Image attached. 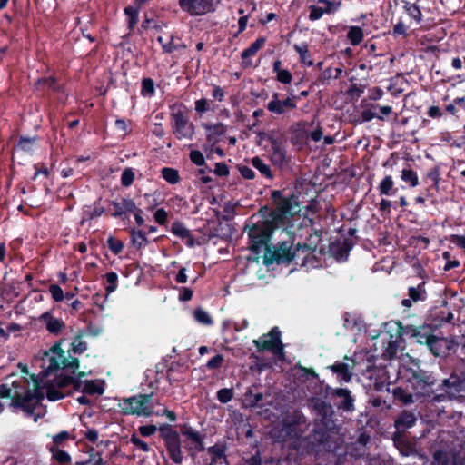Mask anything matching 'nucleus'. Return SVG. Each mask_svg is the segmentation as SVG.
Listing matches in <instances>:
<instances>
[{
  "label": "nucleus",
  "mask_w": 465,
  "mask_h": 465,
  "mask_svg": "<svg viewBox=\"0 0 465 465\" xmlns=\"http://www.w3.org/2000/svg\"><path fill=\"white\" fill-rule=\"evenodd\" d=\"M41 369L38 376L29 375L27 367L19 363L23 375H10L0 385V397L9 398L11 405L31 414L45 396L58 400V342L41 351L34 359Z\"/></svg>",
  "instance_id": "obj_1"
},
{
  "label": "nucleus",
  "mask_w": 465,
  "mask_h": 465,
  "mask_svg": "<svg viewBox=\"0 0 465 465\" xmlns=\"http://www.w3.org/2000/svg\"><path fill=\"white\" fill-rule=\"evenodd\" d=\"M401 379L404 384L393 388L392 395L404 405L415 401L441 402L465 393V371H453L449 377L438 379L428 370L408 368Z\"/></svg>",
  "instance_id": "obj_2"
},
{
  "label": "nucleus",
  "mask_w": 465,
  "mask_h": 465,
  "mask_svg": "<svg viewBox=\"0 0 465 465\" xmlns=\"http://www.w3.org/2000/svg\"><path fill=\"white\" fill-rule=\"evenodd\" d=\"M316 410L318 417L314 420L313 429L308 436L302 437L301 431L292 424L285 426L286 433L294 438L290 448L296 450L300 456L315 455L321 447L330 452L340 447V427L333 419L332 406L322 401L316 405Z\"/></svg>",
  "instance_id": "obj_3"
},
{
  "label": "nucleus",
  "mask_w": 465,
  "mask_h": 465,
  "mask_svg": "<svg viewBox=\"0 0 465 465\" xmlns=\"http://www.w3.org/2000/svg\"><path fill=\"white\" fill-rule=\"evenodd\" d=\"M247 228L250 251L257 256H259L262 251L264 254H268L271 247L269 244L271 235L277 226L273 224V222H270L267 219L261 223H255L250 227L246 225L244 230L246 231Z\"/></svg>",
  "instance_id": "obj_4"
},
{
  "label": "nucleus",
  "mask_w": 465,
  "mask_h": 465,
  "mask_svg": "<svg viewBox=\"0 0 465 465\" xmlns=\"http://www.w3.org/2000/svg\"><path fill=\"white\" fill-rule=\"evenodd\" d=\"M85 373L84 371H76L75 374L66 375L64 371H60V399L65 397V389L71 388L74 391H82L84 394L88 395H101L104 393V387L99 384L97 381L88 380L84 383L81 380L82 377H84Z\"/></svg>",
  "instance_id": "obj_5"
},
{
  "label": "nucleus",
  "mask_w": 465,
  "mask_h": 465,
  "mask_svg": "<svg viewBox=\"0 0 465 465\" xmlns=\"http://www.w3.org/2000/svg\"><path fill=\"white\" fill-rule=\"evenodd\" d=\"M153 392L139 393L128 398H124L120 403L124 415H135L138 417H150L153 413L152 402Z\"/></svg>",
  "instance_id": "obj_6"
},
{
  "label": "nucleus",
  "mask_w": 465,
  "mask_h": 465,
  "mask_svg": "<svg viewBox=\"0 0 465 465\" xmlns=\"http://www.w3.org/2000/svg\"><path fill=\"white\" fill-rule=\"evenodd\" d=\"M293 242H290L287 241H282L278 243L277 247H270V252L268 254H264L263 256V263L265 265H270L272 263L277 264H289L292 261H296L298 264V260L302 261V253L297 251V243L295 244V248L292 249Z\"/></svg>",
  "instance_id": "obj_7"
},
{
  "label": "nucleus",
  "mask_w": 465,
  "mask_h": 465,
  "mask_svg": "<svg viewBox=\"0 0 465 465\" xmlns=\"http://www.w3.org/2000/svg\"><path fill=\"white\" fill-rule=\"evenodd\" d=\"M159 436L163 440L171 460L177 465L182 464L183 455L182 452L181 438L172 425L163 423L158 428Z\"/></svg>",
  "instance_id": "obj_8"
},
{
  "label": "nucleus",
  "mask_w": 465,
  "mask_h": 465,
  "mask_svg": "<svg viewBox=\"0 0 465 465\" xmlns=\"http://www.w3.org/2000/svg\"><path fill=\"white\" fill-rule=\"evenodd\" d=\"M271 198L273 203L276 204V208L270 213V222H273V224L278 226H284L289 223L290 217L292 215V200L293 195L285 197L282 191L273 190L271 193Z\"/></svg>",
  "instance_id": "obj_9"
},
{
  "label": "nucleus",
  "mask_w": 465,
  "mask_h": 465,
  "mask_svg": "<svg viewBox=\"0 0 465 465\" xmlns=\"http://www.w3.org/2000/svg\"><path fill=\"white\" fill-rule=\"evenodd\" d=\"M252 343L258 352L272 351L279 360L285 359L284 345L282 342V331L278 327H273L268 333H263Z\"/></svg>",
  "instance_id": "obj_10"
},
{
  "label": "nucleus",
  "mask_w": 465,
  "mask_h": 465,
  "mask_svg": "<svg viewBox=\"0 0 465 465\" xmlns=\"http://www.w3.org/2000/svg\"><path fill=\"white\" fill-rule=\"evenodd\" d=\"M172 110L171 119L173 122V133L178 140L184 138L191 139L194 134V125L189 121L183 104H173L170 106Z\"/></svg>",
  "instance_id": "obj_11"
},
{
  "label": "nucleus",
  "mask_w": 465,
  "mask_h": 465,
  "mask_svg": "<svg viewBox=\"0 0 465 465\" xmlns=\"http://www.w3.org/2000/svg\"><path fill=\"white\" fill-rule=\"evenodd\" d=\"M300 231L302 232L301 236H305V241L303 242H297V251L301 252L302 255V266H305L309 262V258L311 256L314 257V253L322 242V230L312 226H303Z\"/></svg>",
  "instance_id": "obj_12"
},
{
  "label": "nucleus",
  "mask_w": 465,
  "mask_h": 465,
  "mask_svg": "<svg viewBox=\"0 0 465 465\" xmlns=\"http://www.w3.org/2000/svg\"><path fill=\"white\" fill-rule=\"evenodd\" d=\"M62 340L60 339V344ZM71 348L65 351L60 347V371L70 370L72 374H75L79 370V360L75 357L71 356L70 352L73 351L74 354H82L87 350V344L82 340L80 335L74 338L70 344Z\"/></svg>",
  "instance_id": "obj_13"
},
{
  "label": "nucleus",
  "mask_w": 465,
  "mask_h": 465,
  "mask_svg": "<svg viewBox=\"0 0 465 465\" xmlns=\"http://www.w3.org/2000/svg\"><path fill=\"white\" fill-rule=\"evenodd\" d=\"M397 336L399 339L409 337L415 339L420 344H425L434 333V328L430 324L415 325H402L401 322H397Z\"/></svg>",
  "instance_id": "obj_14"
},
{
  "label": "nucleus",
  "mask_w": 465,
  "mask_h": 465,
  "mask_svg": "<svg viewBox=\"0 0 465 465\" xmlns=\"http://www.w3.org/2000/svg\"><path fill=\"white\" fill-rule=\"evenodd\" d=\"M178 4L192 16H201L215 10L214 0H178Z\"/></svg>",
  "instance_id": "obj_15"
},
{
  "label": "nucleus",
  "mask_w": 465,
  "mask_h": 465,
  "mask_svg": "<svg viewBox=\"0 0 465 465\" xmlns=\"http://www.w3.org/2000/svg\"><path fill=\"white\" fill-rule=\"evenodd\" d=\"M181 433L193 445L186 446L191 458H194L197 452H201L205 450L204 446V435L188 425H183L181 428Z\"/></svg>",
  "instance_id": "obj_16"
},
{
  "label": "nucleus",
  "mask_w": 465,
  "mask_h": 465,
  "mask_svg": "<svg viewBox=\"0 0 465 465\" xmlns=\"http://www.w3.org/2000/svg\"><path fill=\"white\" fill-rule=\"evenodd\" d=\"M279 95L280 94L277 92L272 93V100L266 105L269 112L281 115L296 108L295 100L298 99L297 96L287 97L284 100H280Z\"/></svg>",
  "instance_id": "obj_17"
},
{
  "label": "nucleus",
  "mask_w": 465,
  "mask_h": 465,
  "mask_svg": "<svg viewBox=\"0 0 465 465\" xmlns=\"http://www.w3.org/2000/svg\"><path fill=\"white\" fill-rule=\"evenodd\" d=\"M426 346L434 356L440 357L449 354L453 348V341L446 338L438 337L433 333Z\"/></svg>",
  "instance_id": "obj_18"
},
{
  "label": "nucleus",
  "mask_w": 465,
  "mask_h": 465,
  "mask_svg": "<svg viewBox=\"0 0 465 465\" xmlns=\"http://www.w3.org/2000/svg\"><path fill=\"white\" fill-rule=\"evenodd\" d=\"M227 446L224 442H216L214 445L207 448V452L211 456V460L203 465H228L226 455Z\"/></svg>",
  "instance_id": "obj_19"
},
{
  "label": "nucleus",
  "mask_w": 465,
  "mask_h": 465,
  "mask_svg": "<svg viewBox=\"0 0 465 465\" xmlns=\"http://www.w3.org/2000/svg\"><path fill=\"white\" fill-rule=\"evenodd\" d=\"M170 232L173 235L183 241L186 246L188 247L192 248L194 247L196 244H199L198 242H196L195 238L191 233L190 230L187 229L184 223L180 221H175L172 223Z\"/></svg>",
  "instance_id": "obj_20"
},
{
  "label": "nucleus",
  "mask_w": 465,
  "mask_h": 465,
  "mask_svg": "<svg viewBox=\"0 0 465 465\" xmlns=\"http://www.w3.org/2000/svg\"><path fill=\"white\" fill-rule=\"evenodd\" d=\"M416 421V415L412 411L404 410L395 419L394 426L398 433H404L408 429L412 428Z\"/></svg>",
  "instance_id": "obj_21"
},
{
  "label": "nucleus",
  "mask_w": 465,
  "mask_h": 465,
  "mask_svg": "<svg viewBox=\"0 0 465 465\" xmlns=\"http://www.w3.org/2000/svg\"><path fill=\"white\" fill-rule=\"evenodd\" d=\"M353 243L351 240L345 238L342 242L336 241L330 244V252L338 261H344L348 258Z\"/></svg>",
  "instance_id": "obj_22"
},
{
  "label": "nucleus",
  "mask_w": 465,
  "mask_h": 465,
  "mask_svg": "<svg viewBox=\"0 0 465 465\" xmlns=\"http://www.w3.org/2000/svg\"><path fill=\"white\" fill-rule=\"evenodd\" d=\"M327 369L336 374L341 382H350L353 376L354 364L351 366L345 362L335 361L332 365H329Z\"/></svg>",
  "instance_id": "obj_23"
},
{
  "label": "nucleus",
  "mask_w": 465,
  "mask_h": 465,
  "mask_svg": "<svg viewBox=\"0 0 465 465\" xmlns=\"http://www.w3.org/2000/svg\"><path fill=\"white\" fill-rule=\"evenodd\" d=\"M203 127L207 131L206 143H217L220 137L226 133V126L222 123L217 124H203Z\"/></svg>",
  "instance_id": "obj_24"
},
{
  "label": "nucleus",
  "mask_w": 465,
  "mask_h": 465,
  "mask_svg": "<svg viewBox=\"0 0 465 465\" xmlns=\"http://www.w3.org/2000/svg\"><path fill=\"white\" fill-rule=\"evenodd\" d=\"M333 395L342 398V401L337 404L338 409H341L343 411H352L354 410V399L352 398L350 390L338 388L334 390Z\"/></svg>",
  "instance_id": "obj_25"
},
{
  "label": "nucleus",
  "mask_w": 465,
  "mask_h": 465,
  "mask_svg": "<svg viewBox=\"0 0 465 465\" xmlns=\"http://www.w3.org/2000/svg\"><path fill=\"white\" fill-rule=\"evenodd\" d=\"M423 181L425 183H430V186L427 188L429 194L430 190H435L438 192L440 188V183L441 181L440 166L434 165L429 169L423 177Z\"/></svg>",
  "instance_id": "obj_26"
},
{
  "label": "nucleus",
  "mask_w": 465,
  "mask_h": 465,
  "mask_svg": "<svg viewBox=\"0 0 465 465\" xmlns=\"http://www.w3.org/2000/svg\"><path fill=\"white\" fill-rule=\"evenodd\" d=\"M266 42V38L264 36L258 37L252 45L245 48L242 54L241 57L242 59V63L245 66L251 65V62H247L246 60L252 56H254L258 51L264 45Z\"/></svg>",
  "instance_id": "obj_27"
},
{
  "label": "nucleus",
  "mask_w": 465,
  "mask_h": 465,
  "mask_svg": "<svg viewBox=\"0 0 465 465\" xmlns=\"http://www.w3.org/2000/svg\"><path fill=\"white\" fill-rule=\"evenodd\" d=\"M131 244L135 247L136 250H141L145 247L149 241L147 239V232L143 230H136L131 228L129 230Z\"/></svg>",
  "instance_id": "obj_28"
},
{
  "label": "nucleus",
  "mask_w": 465,
  "mask_h": 465,
  "mask_svg": "<svg viewBox=\"0 0 465 465\" xmlns=\"http://www.w3.org/2000/svg\"><path fill=\"white\" fill-rule=\"evenodd\" d=\"M380 195L392 196L397 193V188L394 187V182L391 175H386L378 186Z\"/></svg>",
  "instance_id": "obj_29"
},
{
  "label": "nucleus",
  "mask_w": 465,
  "mask_h": 465,
  "mask_svg": "<svg viewBox=\"0 0 465 465\" xmlns=\"http://www.w3.org/2000/svg\"><path fill=\"white\" fill-rule=\"evenodd\" d=\"M425 282H420L417 286H411L408 289L409 297L414 302H423L427 299V292L425 290Z\"/></svg>",
  "instance_id": "obj_30"
},
{
  "label": "nucleus",
  "mask_w": 465,
  "mask_h": 465,
  "mask_svg": "<svg viewBox=\"0 0 465 465\" xmlns=\"http://www.w3.org/2000/svg\"><path fill=\"white\" fill-rule=\"evenodd\" d=\"M40 323L44 324L45 328L53 333L58 332V322L54 318L53 312L43 313L37 320Z\"/></svg>",
  "instance_id": "obj_31"
},
{
  "label": "nucleus",
  "mask_w": 465,
  "mask_h": 465,
  "mask_svg": "<svg viewBox=\"0 0 465 465\" xmlns=\"http://www.w3.org/2000/svg\"><path fill=\"white\" fill-rule=\"evenodd\" d=\"M252 165L260 172V173L266 177L269 180H272L274 178L273 172L271 167L266 164L259 156H254L252 158Z\"/></svg>",
  "instance_id": "obj_32"
},
{
  "label": "nucleus",
  "mask_w": 465,
  "mask_h": 465,
  "mask_svg": "<svg viewBox=\"0 0 465 465\" xmlns=\"http://www.w3.org/2000/svg\"><path fill=\"white\" fill-rule=\"evenodd\" d=\"M346 36L350 44L356 46L362 42L364 33L361 27L352 25L349 27Z\"/></svg>",
  "instance_id": "obj_33"
},
{
  "label": "nucleus",
  "mask_w": 465,
  "mask_h": 465,
  "mask_svg": "<svg viewBox=\"0 0 465 465\" xmlns=\"http://www.w3.org/2000/svg\"><path fill=\"white\" fill-rule=\"evenodd\" d=\"M403 9L408 14V15L412 18L417 24H420L422 21V13L419 5L415 3H410L406 0L402 1Z\"/></svg>",
  "instance_id": "obj_34"
},
{
  "label": "nucleus",
  "mask_w": 465,
  "mask_h": 465,
  "mask_svg": "<svg viewBox=\"0 0 465 465\" xmlns=\"http://www.w3.org/2000/svg\"><path fill=\"white\" fill-rule=\"evenodd\" d=\"M294 50L297 52V54L300 56V62L307 66L313 65L312 60L310 58L309 55V49L307 43H302L301 45L295 44L293 45Z\"/></svg>",
  "instance_id": "obj_35"
},
{
  "label": "nucleus",
  "mask_w": 465,
  "mask_h": 465,
  "mask_svg": "<svg viewBox=\"0 0 465 465\" xmlns=\"http://www.w3.org/2000/svg\"><path fill=\"white\" fill-rule=\"evenodd\" d=\"M162 177L170 184H177L181 181L178 170L172 167H163L161 170Z\"/></svg>",
  "instance_id": "obj_36"
},
{
  "label": "nucleus",
  "mask_w": 465,
  "mask_h": 465,
  "mask_svg": "<svg viewBox=\"0 0 465 465\" xmlns=\"http://www.w3.org/2000/svg\"><path fill=\"white\" fill-rule=\"evenodd\" d=\"M401 180L411 187H416L419 184V177L415 171L411 168H404L401 174Z\"/></svg>",
  "instance_id": "obj_37"
},
{
  "label": "nucleus",
  "mask_w": 465,
  "mask_h": 465,
  "mask_svg": "<svg viewBox=\"0 0 465 465\" xmlns=\"http://www.w3.org/2000/svg\"><path fill=\"white\" fill-rule=\"evenodd\" d=\"M256 388V385H252V387H249L244 393L246 400L249 401V405L251 407H260L261 401L263 400V394L262 392L254 393L252 388Z\"/></svg>",
  "instance_id": "obj_38"
},
{
  "label": "nucleus",
  "mask_w": 465,
  "mask_h": 465,
  "mask_svg": "<svg viewBox=\"0 0 465 465\" xmlns=\"http://www.w3.org/2000/svg\"><path fill=\"white\" fill-rule=\"evenodd\" d=\"M195 321L203 325L210 326L213 323L211 315L203 308H196L193 312Z\"/></svg>",
  "instance_id": "obj_39"
},
{
  "label": "nucleus",
  "mask_w": 465,
  "mask_h": 465,
  "mask_svg": "<svg viewBox=\"0 0 465 465\" xmlns=\"http://www.w3.org/2000/svg\"><path fill=\"white\" fill-rule=\"evenodd\" d=\"M106 246L114 255H119L124 247L123 241L117 239L114 235H110L106 241Z\"/></svg>",
  "instance_id": "obj_40"
},
{
  "label": "nucleus",
  "mask_w": 465,
  "mask_h": 465,
  "mask_svg": "<svg viewBox=\"0 0 465 465\" xmlns=\"http://www.w3.org/2000/svg\"><path fill=\"white\" fill-rule=\"evenodd\" d=\"M268 141L270 142L272 153L286 151V141L285 139L280 136L269 135Z\"/></svg>",
  "instance_id": "obj_41"
},
{
  "label": "nucleus",
  "mask_w": 465,
  "mask_h": 465,
  "mask_svg": "<svg viewBox=\"0 0 465 465\" xmlns=\"http://www.w3.org/2000/svg\"><path fill=\"white\" fill-rule=\"evenodd\" d=\"M364 93V87L358 84H351L345 94L351 102L357 101Z\"/></svg>",
  "instance_id": "obj_42"
},
{
  "label": "nucleus",
  "mask_w": 465,
  "mask_h": 465,
  "mask_svg": "<svg viewBox=\"0 0 465 465\" xmlns=\"http://www.w3.org/2000/svg\"><path fill=\"white\" fill-rule=\"evenodd\" d=\"M435 319H438L440 323H450L454 318L453 313L447 307V303L445 302L443 308L439 312H435L433 314Z\"/></svg>",
  "instance_id": "obj_43"
},
{
  "label": "nucleus",
  "mask_w": 465,
  "mask_h": 465,
  "mask_svg": "<svg viewBox=\"0 0 465 465\" xmlns=\"http://www.w3.org/2000/svg\"><path fill=\"white\" fill-rule=\"evenodd\" d=\"M124 11L128 17V28L133 30L138 23V9L128 5Z\"/></svg>",
  "instance_id": "obj_44"
},
{
  "label": "nucleus",
  "mask_w": 465,
  "mask_h": 465,
  "mask_svg": "<svg viewBox=\"0 0 465 465\" xmlns=\"http://www.w3.org/2000/svg\"><path fill=\"white\" fill-rule=\"evenodd\" d=\"M105 280L107 282V286L105 287V291L107 294L114 292L118 286V275L114 272H109L105 274Z\"/></svg>",
  "instance_id": "obj_45"
},
{
  "label": "nucleus",
  "mask_w": 465,
  "mask_h": 465,
  "mask_svg": "<svg viewBox=\"0 0 465 465\" xmlns=\"http://www.w3.org/2000/svg\"><path fill=\"white\" fill-rule=\"evenodd\" d=\"M203 152L208 159L213 158V153L218 154L220 157H224L225 153L223 148L216 146V143H206L203 146Z\"/></svg>",
  "instance_id": "obj_46"
},
{
  "label": "nucleus",
  "mask_w": 465,
  "mask_h": 465,
  "mask_svg": "<svg viewBox=\"0 0 465 465\" xmlns=\"http://www.w3.org/2000/svg\"><path fill=\"white\" fill-rule=\"evenodd\" d=\"M155 93L154 82L152 78H143L142 81L141 94L143 96H152Z\"/></svg>",
  "instance_id": "obj_47"
},
{
  "label": "nucleus",
  "mask_w": 465,
  "mask_h": 465,
  "mask_svg": "<svg viewBox=\"0 0 465 465\" xmlns=\"http://www.w3.org/2000/svg\"><path fill=\"white\" fill-rule=\"evenodd\" d=\"M111 211V216L114 218H126V215L124 214V208L121 205V202H115V201H110L109 202Z\"/></svg>",
  "instance_id": "obj_48"
},
{
  "label": "nucleus",
  "mask_w": 465,
  "mask_h": 465,
  "mask_svg": "<svg viewBox=\"0 0 465 465\" xmlns=\"http://www.w3.org/2000/svg\"><path fill=\"white\" fill-rule=\"evenodd\" d=\"M376 110L377 109L372 108L371 105L370 106V108L364 109L361 113V121L370 122L374 118H377L381 121H384V117L382 115H379Z\"/></svg>",
  "instance_id": "obj_49"
},
{
  "label": "nucleus",
  "mask_w": 465,
  "mask_h": 465,
  "mask_svg": "<svg viewBox=\"0 0 465 465\" xmlns=\"http://www.w3.org/2000/svg\"><path fill=\"white\" fill-rule=\"evenodd\" d=\"M271 160L278 167H282L287 163V150L272 153Z\"/></svg>",
  "instance_id": "obj_50"
},
{
  "label": "nucleus",
  "mask_w": 465,
  "mask_h": 465,
  "mask_svg": "<svg viewBox=\"0 0 465 465\" xmlns=\"http://www.w3.org/2000/svg\"><path fill=\"white\" fill-rule=\"evenodd\" d=\"M134 173L132 168H125L121 174V184L124 187H129L134 181Z\"/></svg>",
  "instance_id": "obj_51"
},
{
  "label": "nucleus",
  "mask_w": 465,
  "mask_h": 465,
  "mask_svg": "<svg viewBox=\"0 0 465 465\" xmlns=\"http://www.w3.org/2000/svg\"><path fill=\"white\" fill-rule=\"evenodd\" d=\"M194 104H195V112L197 114H200V115H202L203 114H205L208 111L214 110L213 107H211L210 102L204 98L196 100Z\"/></svg>",
  "instance_id": "obj_52"
},
{
  "label": "nucleus",
  "mask_w": 465,
  "mask_h": 465,
  "mask_svg": "<svg viewBox=\"0 0 465 465\" xmlns=\"http://www.w3.org/2000/svg\"><path fill=\"white\" fill-rule=\"evenodd\" d=\"M240 465H262L260 450H256L249 458H242Z\"/></svg>",
  "instance_id": "obj_53"
},
{
  "label": "nucleus",
  "mask_w": 465,
  "mask_h": 465,
  "mask_svg": "<svg viewBox=\"0 0 465 465\" xmlns=\"http://www.w3.org/2000/svg\"><path fill=\"white\" fill-rule=\"evenodd\" d=\"M216 397L221 403H228L233 398V390L228 388L220 389L217 391Z\"/></svg>",
  "instance_id": "obj_54"
},
{
  "label": "nucleus",
  "mask_w": 465,
  "mask_h": 465,
  "mask_svg": "<svg viewBox=\"0 0 465 465\" xmlns=\"http://www.w3.org/2000/svg\"><path fill=\"white\" fill-rule=\"evenodd\" d=\"M189 157H190V160L192 161V163L197 166H205L206 165L204 156L201 151H198V150L191 151Z\"/></svg>",
  "instance_id": "obj_55"
},
{
  "label": "nucleus",
  "mask_w": 465,
  "mask_h": 465,
  "mask_svg": "<svg viewBox=\"0 0 465 465\" xmlns=\"http://www.w3.org/2000/svg\"><path fill=\"white\" fill-rule=\"evenodd\" d=\"M309 11H310L309 19L311 21L319 20V19H321L322 17V15L324 14H326L322 7H320V6L315 5H310L309 6Z\"/></svg>",
  "instance_id": "obj_56"
},
{
  "label": "nucleus",
  "mask_w": 465,
  "mask_h": 465,
  "mask_svg": "<svg viewBox=\"0 0 465 465\" xmlns=\"http://www.w3.org/2000/svg\"><path fill=\"white\" fill-rule=\"evenodd\" d=\"M224 361V358L223 354H216L212 359H210L206 363V368L208 370H217L219 369Z\"/></svg>",
  "instance_id": "obj_57"
},
{
  "label": "nucleus",
  "mask_w": 465,
  "mask_h": 465,
  "mask_svg": "<svg viewBox=\"0 0 465 465\" xmlns=\"http://www.w3.org/2000/svg\"><path fill=\"white\" fill-rule=\"evenodd\" d=\"M173 40H174V36L171 35L169 42L163 45V50L164 53L172 54L174 51H177L181 48L186 47L185 45H179L174 44Z\"/></svg>",
  "instance_id": "obj_58"
},
{
  "label": "nucleus",
  "mask_w": 465,
  "mask_h": 465,
  "mask_svg": "<svg viewBox=\"0 0 465 465\" xmlns=\"http://www.w3.org/2000/svg\"><path fill=\"white\" fill-rule=\"evenodd\" d=\"M121 205L124 208V214L126 215V213H134L138 210L136 203L131 198H124L121 201Z\"/></svg>",
  "instance_id": "obj_59"
},
{
  "label": "nucleus",
  "mask_w": 465,
  "mask_h": 465,
  "mask_svg": "<svg viewBox=\"0 0 465 465\" xmlns=\"http://www.w3.org/2000/svg\"><path fill=\"white\" fill-rule=\"evenodd\" d=\"M155 222L160 225H165L168 220V213L163 208H159L153 213Z\"/></svg>",
  "instance_id": "obj_60"
},
{
  "label": "nucleus",
  "mask_w": 465,
  "mask_h": 465,
  "mask_svg": "<svg viewBox=\"0 0 465 465\" xmlns=\"http://www.w3.org/2000/svg\"><path fill=\"white\" fill-rule=\"evenodd\" d=\"M276 80L282 84H289L292 81V74L289 70L283 69L282 71L278 72L276 74Z\"/></svg>",
  "instance_id": "obj_61"
},
{
  "label": "nucleus",
  "mask_w": 465,
  "mask_h": 465,
  "mask_svg": "<svg viewBox=\"0 0 465 465\" xmlns=\"http://www.w3.org/2000/svg\"><path fill=\"white\" fill-rule=\"evenodd\" d=\"M130 442L144 452H148L150 450V447H149L148 443L145 442L144 440H141L135 434H133L131 436Z\"/></svg>",
  "instance_id": "obj_62"
},
{
  "label": "nucleus",
  "mask_w": 465,
  "mask_h": 465,
  "mask_svg": "<svg viewBox=\"0 0 465 465\" xmlns=\"http://www.w3.org/2000/svg\"><path fill=\"white\" fill-rule=\"evenodd\" d=\"M449 241L458 248L465 249V235L451 234L449 237Z\"/></svg>",
  "instance_id": "obj_63"
},
{
  "label": "nucleus",
  "mask_w": 465,
  "mask_h": 465,
  "mask_svg": "<svg viewBox=\"0 0 465 465\" xmlns=\"http://www.w3.org/2000/svg\"><path fill=\"white\" fill-rule=\"evenodd\" d=\"M449 241L458 248L465 249V235L451 234L449 237Z\"/></svg>",
  "instance_id": "obj_64"
}]
</instances>
